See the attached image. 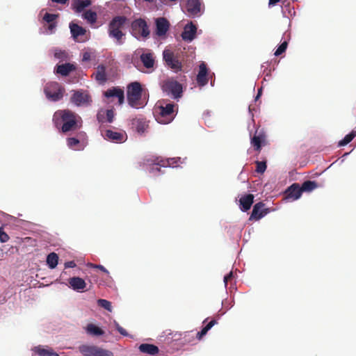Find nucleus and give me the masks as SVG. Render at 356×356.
Returning <instances> with one entry per match:
<instances>
[{
	"mask_svg": "<svg viewBox=\"0 0 356 356\" xmlns=\"http://www.w3.org/2000/svg\"><path fill=\"white\" fill-rule=\"evenodd\" d=\"M78 118H80L70 110H58L54 113L52 120L57 129H60L63 133H67L80 127Z\"/></svg>",
	"mask_w": 356,
	"mask_h": 356,
	"instance_id": "obj_1",
	"label": "nucleus"
},
{
	"mask_svg": "<svg viewBox=\"0 0 356 356\" xmlns=\"http://www.w3.org/2000/svg\"><path fill=\"white\" fill-rule=\"evenodd\" d=\"M178 106L174 103H163L154 108L156 120L166 124L171 122L177 113Z\"/></svg>",
	"mask_w": 356,
	"mask_h": 356,
	"instance_id": "obj_2",
	"label": "nucleus"
},
{
	"mask_svg": "<svg viewBox=\"0 0 356 356\" xmlns=\"http://www.w3.org/2000/svg\"><path fill=\"white\" fill-rule=\"evenodd\" d=\"M127 20V19L124 16H116L108 24V35L111 38L115 39L119 44L123 43V37L125 34L122 31V29L125 25Z\"/></svg>",
	"mask_w": 356,
	"mask_h": 356,
	"instance_id": "obj_3",
	"label": "nucleus"
},
{
	"mask_svg": "<svg viewBox=\"0 0 356 356\" xmlns=\"http://www.w3.org/2000/svg\"><path fill=\"white\" fill-rule=\"evenodd\" d=\"M65 92V88L56 81L48 82L44 87L46 97L51 102L60 100L63 97Z\"/></svg>",
	"mask_w": 356,
	"mask_h": 356,
	"instance_id": "obj_4",
	"label": "nucleus"
},
{
	"mask_svg": "<svg viewBox=\"0 0 356 356\" xmlns=\"http://www.w3.org/2000/svg\"><path fill=\"white\" fill-rule=\"evenodd\" d=\"M142 86L139 82H132L127 86V101L134 108H137L142 97Z\"/></svg>",
	"mask_w": 356,
	"mask_h": 356,
	"instance_id": "obj_5",
	"label": "nucleus"
},
{
	"mask_svg": "<svg viewBox=\"0 0 356 356\" xmlns=\"http://www.w3.org/2000/svg\"><path fill=\"white\" fill-rule=\"evenodd\" d=\"M79 350L83 356H114L111 350L95 345H81Z\"/></svg>",
	"mask_w": 356,
	"mask_h": 356,
	"instance_id": "obj_6",
	"label": "nucleus"
},
{
	"mask_svg": "<svg viewBox=\"0 0 356 356\" xmlns=\"http://www.w3.org/2000/svg\"><path fill=\"white\" fill-rule=\"evenodd\" d=\"M161 88L168 95L173 98L178 99L182 95V85L174 79H168L163 82Z\"/></svg>",
	"mask_w": 356,
	"mask_h": 356,
	"instance_id": "obj_7",
	"label": "nucleus"
},
{
	"mask_svg": "<svg viewBox=\"0 0 356 356\" xmlns=\"http://www.w3.org/2000/svg\"><path fill=\"white\" fill-rule=\"evenodd\" d=\"M163 59L166 66L170 68L175 72L182 70V63L174 52L170 49H165L163 51Z\"/></svg>",
	"mask_w": 356,
	"mask_h": 356,
	"instance_id": "obj_8",
	"label": "nucleus"
},
{
	"mask_svg": "<svg viewBox=\"0 0 356 356\" xmlns=\"http://www.w3.org/2000/svg\"><path fill=\"white\" fill-rule=\"evenodd\" d=\"M131 29L134 34L137 36L146 38L149 35V31L147 22L143 19L134 20L131 24Z\"/></svg>",
	"mask_w": 356,
	"mask_h": 356,
	"instance_id": "obj_9",
	"label": "nucleus"
},
{
	"mask_svg": "<svg viewBox=\"0 0 356 356\" xmlns=\"http://www.w3.org/2000/svg\"><path fill=\"white\" fill-rule=\"evenodd\" d=\"M270 212V209L266 207L264 202H259L253 206L252 213L249 220H259Z\"/></svg>",
	"mask_w": 356,
	"mask_h": 356,
	"instance_id": "obj_10",
	"label": "nucleus"
},
{
	"mask_svg": "<svg viewBox=\"0 0 356 356\" xmlns=\"http://www.w3.org/2000/svg\"><path fill=\"white\" fill-rule=\"evenodd\" d=\"M202 2L200 0H186V10L189 16H198L201 13Z\"/></svg>",
	"mask_w": 356,
	"mask_h": 356,
	"instance_id": "obj_11",
	"label": "nucleus"
},
{
	"mask_svg": "<svg viewBox=\"0 0 356 356\" xmlns=\"http://www.w3.org/2000/svg\"><path fill=\"white\" fill-rule=\"evenodd\" d=\"M71 101L76 106H81L89 104L92 102V99L88 92L76 91L72 96Z\"/></svg>",
	"mask_w": 356,
	"mask_h": 356,
	"instance_id": "obj_12",
	"label": "nucleus"
},
{
	"mask_svg": "<svg viewBox=\"0 0 356 356\" xmlns=\"http://www.w3.org/2000/svg\"><path fill=\"white\" fill-rule=\"evenodd\" d=\"M197 33V27L195 24H193V22H190L189 24H187L184 28V31L181 33V38L183 40L186 42H191L193 41L195 36Z\"/></svg>",
	"mask_w": 356,
	"mask_h": 356,
	"instance_id": "obj_13",
	"label": "nucleus"
},
{
	"mask_svg": "<svg viewBox=\"0 0 356 356\" xmlns=\"http://www.w3.org/2000/svg\"><path fill=\"white\" fill-rule=\"evenodd\" d=\"M103 136L105 139L114 143H123L127 138L125 132H117L112 130H106Z\"/></svg>",
	"mask_w": 356,
	"mask_h": 356,
	"instance_id": "obj_14",
	"label": "nucleus"
},
{
	"mask_svg": "<svg viewBox=\"0 0 356 356\" xmlns=\"http://www.w3.org/2000/svg\"><path fill=\"white\" fill-rule=\"evenodd\" d=\"M266 134L261 130H256L253 137L251 138V145L253 146L254 150L257 152L261 151V145L265 143Z\"/></svg>",
	"mask_w": 356,
	"mask_h": 356,
	"instance_id": "obj_15",
	"label": "nucleus"
},
{
	"mask_svg": "<svg viewBox=\"0 0 356 356\" xmlns=\"http://www.w3.org/2000/svg\"><path fill=\"white\" fill-rule=\"evenodd\" d=\"M285 196L287 199L296 200L302 195L300 186L298 183H294L291 185L284 192Z\"/></svg>",
	"mask_w": 356,
	"mask_h": 356,
	"instance_id": "obj_16",
	"label": "nucleus"
},
{
	"mask_svg": "<svg viewBox=\"0 0 356 356\" xmlns=\"http://www.w3.org/2000/svg\"><path fill=\"white\" fill-rule=\"evenodd\" d=\"M69 287L74 291H83L87 286L85 280L79 277H72L68 279Z\"/></svg>",
	"mask_w": 356,
	"mask_h": 356,
	"instance_id": "obj_17",
	"label": "nucleus"
},
{
	"mask_svg": "<svg viewBox=\"0 0 356 356\" xmlns=\"http://www.w3.org/2000/svg\"><path fill=\"white\" fill-rule=\"evenodd\" d=\"M156 33L159 36H162L165 35L167 31L169 29L170 23L164 17H159L156 20Z\"/></svg>",
	"mask_w": 356,
	"mask_h": 356,
	"instance_id": "obj_18",
	"label": "nucleus"
},
{
	"mask_svg": "<svg viewBox=\"0 0 356 356\" xmlns=\"http://www.w3.org/2000/svg\"><path fill=\"white\" fill-rule=\"evenodd\" d=\"M199 72L197 76V83L200 86H204L207 84L208 79H207V72L208 70L207 67V65L203 62L199 66Z\"/></svg>",
	"mask_w": 356,
	"mask_h": 356,
	"instance_id": "obj_19",
	"label": "nucleus"
},
{
	"mask_svg": "<svg viewBox=\"0 0 356 356\" xmlns=\"http://www.w3.org/2000/svg\"><path fill=\"white\" fill-rule=\"evenodd\" d=\"M105 97L107 98L110 97H117L118 99V102L120 104H122L124 102V90L120 88L113 87L112 88L108 89L104 92Z\"/></svg>",
	"mask_w": 356,
	"mask_h": 356,
	"instance_id": "obj_20",
	"label": "nucleus"
},
{
	"mask_svg": "<svg viewBox=\"0 0 356 356\" xmlns=\"http://www.w3.org/2000/svg\"><path fill=\"white\" fill-rule=\"evenodd\" d=\"M254 198L252 194L242 195L239 199L241 210L244 212L248 211L254 202Z\"/></svg>",
	"mask_w": 356,
	"mask_h": 356,
	"instance_id": "obj_21",
	"label": "nucleus"
},
{
	"mask_svg": "<svg viewBox=\"0 0 356 356\" xmlns=\"http://www.w3.org/2000/svg\"><path fill=\"white\" fill-rule=\"evenodd\" d=\"M140 61L147 69H152L155 64L154 54L151 51L143 53L140 56Z\"/></svg>",
	"mask_w": 356,
	"mask_h": 356,
	"instance_id": "obj_22",
	"label": "nucleus"
},
{
	"mask_svg": "<svg viewBox=\"0 0 356 356\" xmlns=\"http://www.w3.org/2000/svg\"><path fill=\"white\" fill-rule=\"evenodd\" d=\"M70 29L72 38L78 42H79L78 38L85 35L86 32L84 28L73 22L70 24Z\"/></svg>",
	"mask_w": 356,
	"mask_h": 356,
	"instance_id": "obj_23",
	"label": "nucleus"
},
{
	"mask_svg": "<svg viewBox=\"0 0 356 356\" xmlns=\"http://www.w3.org/2000/svg\"><path fill=\"white\" fill-rule=\"evenodd\" d=\"M92 3L90 0H74L72 3V9L77 13L82 12Z\"/></svg>",
	"mask_w": 356,
	"mask_h": 356,
	"instance_id": "obj_24",
	"label": "nucleus"
},
{
	"mask_svg": "<svg viewBox=\"0 0 356 356\" xmlns=\"http://www.w3.org/2000/svg\"><path fill=\"white\" fill-rule=\"evenodd\" d=\"M138 349L141 353L151 355H155L159 351L156 346L149 343H142L139 346Z\"/></svg>",
	"mask_w": 356,
	"mask_h": 356,
	"instance_id": "obj_25",
	"label": "nucleus"
},
{
	"mask_svg": "<svg viewBox=\"0 0 356 356\" xmlns=\"http://www.w3.org/2000/svg\"><path fill=\"white\" fill-rule=\"evenodd\" d=\"M33 350L39 356H59L51 348H46L42 346H35Z\"/></svg>",
	"mask_w": 356,
	"mask_h": 356,
	"instance_id": "obj_26",
	"label": "nucleus"
},
{
	"mask_svg": "<svg viewBox=\"0 0 356 356\" xmlns=\"http://www.w3.org/2000/svg\"><path fill=\"white\" fill-rule=\"evenodd\" d=\"M132 125L135 127L136 131L140 134L145 133L148 128L147 122L143 119L135 118L132 120Z\"/></svg>",
	"mask_w": 356,
	"mask_h": 356,
	"instance_id": "obj_27",
	"label": "nucleus"
},
{
	"mask_svg": "<svg viewBox=\"0 0 356 356\" xmlns=\"http://www.w3.org/2000/svg\"><path fill=\"white\" fill-rule=\"evenodd\" d=\"M76 70L75 66L71 63H65L57 65L56 72L62 76H67L71 72Z\"/></svg>",
	"mask_w": 356,
	"mask_h": 356,
	"instance_id": "obj_28",
	"label": "nucleus"
},
{
	"mask_svg": "<svg viewBox=\"0 0 356 356\" xmlns=\"http://www.w3.org/2000/svg\"><path fill=\"white\" fill-rule=\"evenodd\" d=\"M95 76L97 81L104 83L106 81V67L103 65H99L97 67Z\"/></svg>",
	"mask_w": 356,
	"mask_h": 356,
	"instance_id": "obj_29",
	"label": "nucleus"
},
{
	"mask_svg": "<svg viewBox=\"0 0 356 356\" xmlns=\"http://www.w3.org/2000/svg\"><path fill=\"white\" fill-rule=\"evenodd\" d=\"M318 187V184L315 181L307 180L302 183L300 186L302 193L303 192H311Z\"/></svg>",
	"mask_w": 356,
	"mask_h": 356,
	"instance_id": "obj_30",
	"label": "nucleus"
},
{
	"mask_svg": "<svg viewBox=\"0 0 356 356\" xmlns=\"http://www.w3.org/2000/svg\"><path fill=\"white\" fill-rule=\"evenodd\" d=\"M58 256L55 252H51L47 257V264L51 269H54L58 265Z\"/></svg>",
	"mask_w": 356,
	"mask_h": 356,
	"instance_id": "obj_31",
	"label": "nucleus"
},
{
	"mask_svg": "<svg viewBox=\"0 0 356 356\" xmlns=\"http://www.w3.org/2000/svg\"><path fill=\"white\" fill-rule=\"evenodd\" d=\"M86 330L88 333L95 336H101L104 334V332L100 327L93 324H88L87 325Z\"/></svg>",
	"mask_w": 356,
	"mask_h": 356,
	"instance_id": "obj_32",
	"label": "nucleus"
},
{
	"mask_svg": "<svg viewBox=\"0 0 356 356\" xmlns=\"http://www.w3.org/2000/svg\"><path fill=\"white\" fill-rule=\"evenodd\" d=\"M67 146L74 150H81L83 148L79 146L80 141L76 138H68L67 139Z\"/></svg>",
	"mask_w": 356,
	"mask_h": 356,
	"instance_id": "obj_33",
	"label": "nucleus"
},
{
	"mask_svg": "<svg viewBox=\"0 0 356 356\" xmlns=\"http://www.w3.org/2000/svg\"><path fill=\"white\" fill-rule=\"evenodd\" d=\"M97 13L90 10H86L83 14V17L90 24H93L97 21Z\"/></svg>",
	"mask_w": 356,
	"mask_h": 356,
	"instance_id": "obj_34",
	"label": "nucleus"
},
{
	"mask_svg": "<svg viewBox=\"0 0 356 356\" xmlns=\"http://www.w3.org/2000/svg\"><path fill=\"white\" fill-rule=\"evenodd\" d=\"M356 136V131L353 130L350 134L346 135L343 140L339 142V146H345L350 143Z\"/></svg>",
	"mask_w": 356,
	"mask_h": 356,
	"instance_id": "obj_35",
	"label": "nucleus"
},
{
	"mask_svg": "<svg viewBox=\"0 0 356 356\" xmlns=\"http://www.w3.org/2000/svg\"><path fill=\"white\" fill-rule=\"evenodd\" d=\"M216 323H217V322L216 320H211L205 327H204L202 329V330L200 332H197V337L199 339H200Z\"/></svg>",
	"mask_w": 356,
	"mask_h": 356,
	"instance_id": "obj_36",
	"label": "nucleus"
},
{
	"mask_svg": "<svg viewBox=\"0 0 356 356\" xmlns=\"http://www.w3.org/2000/svg\"><path fill=\"white\" fill-rule=\"evenodd\" d=\"M58 17V14L46 13L43 17V20L48 24L56 22V19Z\"/></svg>",
	"mask_w": 356,
	"mask_h": 356,
	"instance_id": "obj_37",
	"label": "nucleus"
},
{
	"mask_svg": "<svg viewBox=\"0 0 356 356\" xmlns=\"http://www.w3.org/2000/svg\"><path fill=\"white\" fill-rule=\"evenodd\" d=\"M98 305L104 308L105 309L111 312L112 306L111 302L104 299H99L97 300Z\"/></svg>",
	"mask_w": 356,
	"mask_h": 356,
	"instance_id": "obj_38",
	"label": "nucleus"
},
{
	"mask_svg": "<svg viewBox=\"0 0 356 356\" xmlns=\"http://www.w3.org/2000/svg\"><path fill=\"white\" fill-rule=\"evenodd\" d=\"M266 161H256V172L257 173H264L266 170Z\"/></svg>",
	"mask_w": 356,
	"mask_h": 356,
	"instance_id": "obj_39",
	"label": "nucleus"
},
{
	"mask_svg": "<svg viewBox=\"0 0 356 356\" xmlns=\"http://www.w3.org/2000/svg\"><path fill=\"white\" fill-rule=\"evenodd\" d=\"M287 46H288V42L287 41H284L278 47L277 49H276L275 52V55L276 56H278L280 55H281L282 53H284L286 48H287Z\"/></svg>",
	"mask_w": 356,
	"mask_h": 356,
	"instance_id": "obj_40",
	"label": "nucleus"
},
{
	"mask_svg": "<svg viewBox=\"0 0 356 356\" xmlns=\"http://www.w3.org/2000/svg\"><path fill=\"white\" fill-rule=\"evenodd\" d=\"M10 239L9 236L3 231V227H0V241L6 243Z\"/></svg>",
	"mask_w": 356,
	"mask_h": 356,
	"instance_id": "obj_41",
	"label": "nucleus"
},
{
	"mask_svg": "<svg viewBox=\"0 0 356 356\" xmlns=\"http://www.w3.org/2000/svg\"><path fill=\"white\" fill-rule=\"evenodd\" d=\"M54 56L58 59H64L66 58V52L60 49H55Z\"/></svg>",
	"mask_w": 356,
	"mask_h": 356,
	"instance_id": "obj_42",
	"label": "nucleus"
},
{
	"mask_svg": "<svg viewBox=\"0 0 356 356\" xmlns=\"http://www.w3.org/2000/svg\"><path fill=\"white\" fill-rule=\"evenodd\" d=\"M115 117V113L113 110L108 109L106 111V119L107 121L110 123L113 122Z\"/></svg>",
	"mask_w": 356,
	"mask_h": 356,
	"instance_id": "obj_43",
	"label": "nucleus"
},
{
	"mask_svg": "<svg viewBox=\"0 0 356 356\" xmlns=\"http://www.w3.org/2000/svg\"><path fill=\"white\" fill-rule=\"evenodd\" d=\"M115 327H116L117 330L122 335H123V336H127L128 335V333L127 332V331L123 327H122L118 323H115Z\"/></svg>",
	"mask_w": 356,
	"mask_h": 356,
	"instance_id": "obj_44",
	"label": "nucleus"
},
{
	"mask_svg": "<svg viewBox=\"0 0 356 356\" xmlns=\"http://www.w3.org/2000/svg\"><path fill=\"white\" fill-rule=\"evenodd\" d=\"M161 165H159V163L154 164L151 168L150 172L152 173L160 172V170H161L160 166Z\"/></svg>",
	"mask_w": 356,
	"mask_h": 356,
	"instance_id": "obj_45",
	"label": "nucleus"
},
{
	"mask_svg": "<svg viewBox=\"0 0 356 356\" xmlns=\"http://www.w3.org/2000/svg\"><path fill=\"white\" fill-rule=\"evenodd\" d=\"M232 278H233V273L232 272H230L227 275H225L224 277L225 285L227 286L228 282L232 280Z\"/></svg>",
	"mask_w": 356,
	"mask_h": 356,
	"instance_id": "obj_46",
	"label": "nucleus"
},
{
	"mask_svg": "<svg viewBox=\"0 0 356 356\" xmlns=\"http://www.w3.org/2000/svg\"><path fill=\"white\" fill-rule=\"evenodd\" d=\"M65 268H74L76 267V263L74 261H70L65 263Z\"/></svg>",
	"mask_w": 356,
	"mask_h": 356,
	"instance_id": "obj_47",
	"label": "nucleus"
},
{
	"mask_svg": "<svg viewBox=\"0 0 356 356\" xmlns=\"http://www.w3.org/2000/svg\"><path fill=\"white\" fill-rule=\"evenodd\" d=\"M92 266L93 268H98V269L101 270L104 273L108 274V271L102 265L92 264Z\"/></svg>",
	"mask_w": 356,
	"mask_h": 356,
	"instance_id": "obj_48",
	"label": "nucleus"
},
{
	"mask_svg": "<svg viewBox=\"0 0 356 356\" xmlns=\"http://www.w3.org/2000/svg\"><path fill=\"white\" fill-rule=\"evenodd\" d=\"M56 22H54V23H51V24H49L47 29L49 31V32L51 33H54V29H56Z\"/></svg>",
	"mask_w": 356,
	"mask_h": 356,
	"instance_id": "obj_49",
	"label": "nucleus"
},
{
	"mask_svg": "<svg viewBox=\"0 0 356 356\" xmlns=\"http://www.w3.org/2000/svg\"><path fill=\"white\" fill-rule=\"evenodd\" d=\"M281 0H269L268 1V6L272 7L276 5L278 2H280Z\"/></svg>",
	"mask_w": 356,
	"mask_h": 356,
	"instance_id": "obj_50",
	"label": "nucleus"
},
{
	"mask_svg": "<svg viewBox=\"0 0 356 356\" xmlns=\"http://www.w3.org/2000/svg\"><path fill=\"white\" fill-rule=\"evenodd\" d=\"M90 59V55L89 53L86 52L83 55V60H89Z\"/></svg>",
	"mask_w": 356,
	"mask_h": 356,
	"instance_id": "obj_51",
	"label": "nucleus"
},
{
	"mask_svg": "<svg viewBox=\"0 0 356 356\" xmlns=\"http://www.w3.org/2000/svg\"><path fill=\"white\" fill-rule=\"evenodd\" d=\"M69 0H51L52 2H55L60 4H65Z\"/></svg>",
	"mask_w": 356,
	"mask_h": 356,
	"instance_id": "obj_52",
	"label": "nucleus"
},
{
	"mask_svg": "<svg viewBox=\"0 0 356 356\" xmlns=\"http://www.w3.org/2000/svg\"><path fill=\"white\" fill-rule=\"evenodd\" d=\"M97 119L99 122H102L104 120V116L99 113L97 115Z\"/></svg>",
	"mask_w": 356,
	"mask_h": 356,
	"instance_id": "obj_53",
	"label": "nucleus"
},
{
	"mask_svg": "<svg viewBox=\"0 0 356 356\" xmlns=\"http://www.w3.org/2000/svg\"><path fill=\"white\" fill-rule=\"evenodd\" d=\"M261 90H262L261 88L259 89V90H258V93H257V97H256V99H257L259 97V96L261 95Z\"/></svg>",
	"mask_w": 356,
	"mask_h": 356,
	"instance_id": "obj_54",
	"label": "nucleus"
},
{
	"mask_svg": "<svg viewBox=\"0 0 356 356\" xmlns=\"http://www.w3.org/2000/svg\"><path fill=\"white\" fill-rule=\"evenodd\" d=\"M144 1H147V2H152L153 0H143Z\"/></svg>",
	"mask_w": 356,
	"mask_h": 356,
	"instance_id": "obj_55",
	"label": "nucleus"
},
{
	"mask_svg": "<svg viewBox=\"0 0 356 356\" xmlns=\"http://www.w3.org/2000/svg\"><path fill=\"white\" fill-rule=\"evenodd\" d=\"M167 162H168V165H170V161H168Z\"/></svg>",
	"mask_w": 356,
	"mask_h": 356,
	"instance_id": "obj_56",
	"label": "nucleus"
}]
</instances>
